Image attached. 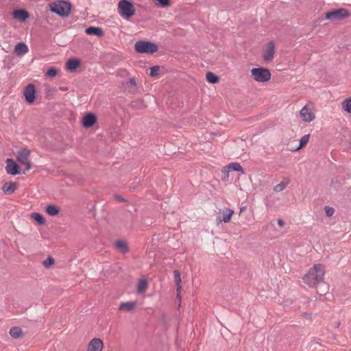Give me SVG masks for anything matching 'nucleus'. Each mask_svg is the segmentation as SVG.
<instances>
[{
    "instance_id": "1",
    "label": "nucleus",
    "mask_w": 351,
    "mask_h": 351,
    "mask_svg": "<svg viewBox=\"0 0 351 351\" xmlns=\"http://www.w3.org/2000/svg\"><path fill=\"white\" fill-rule=\"evenodd\" d=\"M325 275V267L317 263L310 268L307 274L304 276V282L310 287H314L324 280Z\"/></svg>"
},
{
    "instance_id": "2",
    "label": "nucleus",
    "mask_w": 351,
    "mask_h": 351,
    "mask_svg": "<svg viewBox=\"0 0 351 351\" xmlns=\"http://www.w3.org/2000/svg\"><path fill=\"white\" fill-rule=\"evenodd\" d=\"M134 49L139 53L153 54L158 51V46L151 41L138 40L134 45Z\"/></svg>"
},
{
    "instance_id": "3",
    "label": "nucleus",
    "mask_w": 351,
    "mask_h": 351,
    "mask_svg": "<svg viewBox=\"0 0 351 351\" xmlns=\"http://www.w3.org/2000/svg\"><path fill=\"white\" fill-rule=\"evenodd\" d=\"M51 12L60 16L66 17L69 15L71 9V4L65 1H60L58 3L50 4Z\"/></svg>"
},
{
    "instance_id": "4",
    "label": "nucleus",
    "mask_w": 351,
    "mask_h": 351,
    "mask_svg": "<svg viewBox=\"0 0 351 351\" xmlns=\"http://www.w3.org/2000/svg\"><path fill=\"white\" fill-rule=\"evenodd\" d=\"M251 75L258 82H267L271 79L269 70L263 67L252 69L251 70Z\"/></svg>"
},
{
    "instance_id": "5",
    "label": "nucleus",
    "mask_w": 351,
    "mask_h": 351,
    "mask_svg": "<svg viewBox=\"0 0 351 351\" xmlns=\"http://www.w3.org/2000/svg\"><path fill=\"white\" fill-rule=\"evenodd\" d=\"M118 8L121 16L126 19L132 17L135 14L133 4L128 0H121Z\"/></svg>"
},
{
    "instance_id": "6",
    "label": "nucleus",
    "mask_w": 351,
    "mask_h": 351,
    "mask_svg": "<svg viewBox=\"0 0 351 351\" xmlns=\"http://www.w3.org/2000/svg\"><path fill=\"white\" fill-rule=\"evenodd\" d=\"M349 15V12L345 8H339L326 13L325 19L330 21L341 20Z\"/></svg>"
},
{
    "instance_id": "7",
    "label": "nucleus",
    "mask_w": 351,
    "mask_h": 351,
    "mask_svg": "<svg viewBox=\"0 0 351 351\" xmlns=\"http://www.w3.org/2000/svg\"><path fill=\"white\" fill-rule=\"evenodd\" d=\"M24 96L25 101L32 104L34 102L36 98V87L33 84H29L25 88Z\"/></svg>"
},
{
    "instance_id": "8",
    "label": "nucleus",
    "mask_w": 351,
    "mask_h": 351,
    "mask_svg": "<svg viewBox=\"0 0 351 351\" xmlns=\"http://www.w3.org/2000/svg\"><path fill=\"white\" fill-rule=\"evenodd\" d=\"M5 170L8 174L12 176L20 173V167L12 158L7 159Z\"/></svg>"
},
{
    "instance_id": "9",
    "label": "nucleus",
    "mask_w": 351,
    "mask_h": 351,
    "mask_svg": "<svg viewBox=\"0 0 351 351\" xmlns=\"http://www.w3.org/2000/svg\"><path fill=\"white\" fill-rule=\"evenodd\" d=\"M275 53V45L273 41L267 43L266 48L263 51V60L265 62H270L274 59Z\"/></svg>"
},
{
    "instance_id": "10",
    "label": "nucleus",
    "mask_w": 351,
    "mask_h": 351,
    "mask_svg": "<svg viewBox=\"0 0 351 351\" xmlns=\"http://www.w3.org/2000/svg\"><path fill=\"white\" fill-rule=\"evenodd\" d=\"M97 118L95 114L92 112H88L86 114L85 116L83 117L82 123L84 128H90L95 125V123L97 122Z\"/></svg>"
},
{
    "instance_id": "11",
    "label": "nucleus",
    "mask_w": 351,
    "mask_h": 351,
    "mask_svg": "<svg viewBox=\"0 0 351 351\" xmlns=\"http://www.w3.org/2000/svg\"><path fill=\"white\" fill-rule=\"evenodd\" d=\"M13 18L20 22H24L29 18V13L25 9H16L12 12Z\"/></svg>"
},
{
    "instance_id": "12",
    "label": "nucleus",
    "mask_w": 351,
    "mask_h": 351,
    "mask_svg": "<svg viewBox=\"0 0 351 351\" xmlns=\"http://www.w3.org/2000/svg\"><path fill=\"white\" fill-rule=\"evenodd\" d=\"M103 341L99 338H93L88 344L87 351H102Z\"/></svg>"
},
{
    "instance_id": "13",
    "label": "nucleus",
    "mask_w": 351,
    "mask_h": 351,
    "mask_svg": "<svg viewBox=\"0 0 351 351\" xmlns=\"http://www.w3.org/2000/svg\"><path fill=\"white\" fill-rule=\"evenodd\" d=\"M300 117L305 122H311L315 119V114L307 106H304L300 110Z\"/></svg>"
},
{
    "instance_id": "14",
    "label": "nucleus",
    "mask_w": 351,
    "mask_h": 351,
    "mask_svg": "<svg viewBox=\"0 0 351 351\" xmlns=\"http://www.w3.org/2000/svg\"><path fill=\"white\" fill-rule=\"evenodd\" d=\"M85 32L88 35H95L99 38L104 35V30L99 27L90 26L86 28Z\"/></svg>"
},
{
    "instance_id": "15",
    "label": "nucleus",
    "mask_w": 351,
    "mask_h": 351,
    "mask_svg": "<svg viewBox=\"0 0 351 351\" xmlns=\"http://www.w3.org/2000/svg\"><path fill=\"white\" fill-rule=\"evenodd\" d=\"M17 183L13 182H7L3 184L2 191L5 194H12L17 189Z\"/></svg>"
},
{
    "instance_id": "16",
    "label": "nucleus",
    "mask_w": 351,
    "mask_h": 351,
    "mask_svg": "<svg viewBox=\"0 0 351 351\" xmlns=\"http://www.w3.org/2000/svg\"><path fill=\"white\" fill-rule=\"evenodd\" d=\"M28 51V47L24 43H19L14 47V53L18 56H22Z\"/></svg>"
},
{
    "instance_id": "17",
    "label": "nucleus",
    "mask_w": 351,
    "mask_h": 351,
    "mask_svg": "<svg viewBox=\"0 0 351 351\" xmlns=\"http://www.w3.org/2000/svg\"><path fill=\"white\" fill-rule=\"evenodd\" d=\"M80 60L77 58L69 59L66 62V69L69 71H75L80 66Z\"/></svg>"
},
{
    "instance_id": "18",
    "label": "nucleus",
    "mask_w": 351,
    "mask_h": 351,
    "mask_svg": "<svg viewBox=\"0 0 351 351\" xmlns=\"http://www.w3.org/2000/svg\"><path fill=\"white\" fill-rule=\"evenodd\" d=\"M136 302L129 301V302L121 303L119 309L120 311L130 312V311H133L136 308Z\"/></svg>"
},
{
    "instance_id": "19",
    "label": "nucleus",
    "mask_w": 351,
    "mask_h": 351,
    "mask_svg": "<svg viewBox=\"0 0 351 351\" xmlns=\"http://www.w3.org/2000/svg\"><path fill=\"white\" fill-rule=\"evenodd\" d=\"M290 182H291V180H290V178L289 177L283 178V179L281 181V182L278 184H276L274 187V191L275 192H277V193L282 191L288 186V184L290 183Z\"/></svg>"
},
{
    "instance_id": "20",
    "label": "nucleus",
    "mask_w": 351,
    "mask_h": 351,
    "mask_svg": "<svg viewBox=\"0 0 351 351\" xmlns=\"http://www.w3.org/2000/svg\"><path fill=\"white\" fill-rule=\"evenodd\" d=\"M115 246L123 254L129 252V247L125 241L117 240L115 243Z\"/></svg>"
},
{
    "instance_id": "21",
    "label": "nucleus",
    "mask_w": 351,
    "mask_h": 351,
    "mask_svg": "<svg viewBox=\"0 0 351 351\" xmlns=\"http://www.w3.org/2000/svg\"><path fill=\"white\" fill-rule=\"evenodd\" d=\"M173 274H174L175 282H176V285L177 287V289H176L177 292H178L177 297H178L179 299L180 300V289H181V282H182L181 277H180V273L178 270H175L173 271Z\"/></svg>"
},
{
    "instance_id": "22",
    "label": "nucleus",
    "mask_w": 351,
    "mask_h": 351,
    "mask_svg": "<svg viewBox=\"0 0 351 351\" xmlns=\"http://www.w3.org/2000/svg\"><path fill=\"white\" fill-rule=\"evenodd\" d=\"M233 213H234V210H233L227 208L226 210V211L223 212L222 217L221 218L219 217V219H218L219 221L221 222V221H223L225 223L230 222Z\"/></svg>"
},
{
    "instance_id": "23",
    "label": "nucleus",
    "mask_w": 351,
    "mask_h": 351,
    "mask_svg": "<svg viewBox=\"0 0 351 351\" xmlns=\"http://www.w3.org/2000/svg\"><path fill=\"white\" fill-rule=\"evenodd\" d=\"M45 211L50 216H56L60 213V208L53 204H48L46 206Z\"/></svg>"
},
{
    "instance_id": "24",
    "label": "nucleus",
    "mask_w": 351,
    "mask_h": 351,
    "mask_svg": "<svg viewBox=\"0 0 351 351\" xmlns=\"http://www.w3.org/2000/svg\"><path fill=\"white\" fill-rule=\"evenodd\" d=\"M9 333L14 339L19 338L23 335L22 329L18 326L11 328Z\"/></svg>"
},
{
    "instance_id": "25",
    "label": "nucleus",
    "mask_w": 351,
    "mask_h": 351,
    "mask_svg": "<svg viewBox=\"0 0 351 351\" xmlns=\"http://www.w3.org/2000/svg\"><path fill=\"white\" fill-rule=\"evenodd\" d=\"M29 154V151L26 149L19 151L18 160L21 162V164L28 160Z\"/></svg>"
},
{
    "instance_id": "26",
    "label": "nucleus",
    "mask_w": 351,
    "mask_h": 351,
    "mask_svg": "<svg viewBox=\"0 0 351 351\" xmlns=\"http://www.w3.org/2000/svg\"><path fill=\"white\" fill-rule=\"evenodd\" d=\"M227 168L230 170V171H239L242 173H244L243 169L241 165L237 162H232L227 165Z\"/></svg>"
},
{
    "instance_id": "27",
    "label": "nucleus",
    "mask_w": 351,
    "mask_h": 351,
    "mask_svg": "<svg viewBox=\"0 0 351 351\" xmlns=\"http://www.w3.org/2000/svg\"><path fill=\"white\" fill-rule=\"evenodd\" d=\"M206 80L211 84H216L219 80V76L210 71L206 73Z\"/></svg>"
},
{
    "instance_id": "28",
    "label": "nucleus",
    "mask_w": 351,
    "mask_h": 351,
    "mask_svg": "<svg viewBox=\"0 0 351 351\" xmlns=\"http://www.w3.org/2000/svg\"><path fill=\"white\" fill-rule=\"evenodd\" d=\"M309 137H310L309 134L304 135L300 140L299 145L294 150L298 151V150L304 147L307 145V143L309 141Z\"/></svg>"
},
{
    "instance_id": "29",
    "label": "nucleus",
    "mask_w": 351,
    "mask_h": 351,
    "mask_svg": "<svg viewBox=\"0 0 351 351\" xmlns=\"http://www.w3.org/2000/svg\"><path fill=\"white\" fill-rule=\"evenodd\" d=\"M32 218L40 225H43L46 222L43 215L38 213H34Z\"/></svg>"
},
{
    "instance_id": "30",
    "label": "nucleus",
    "mask_w": 351,
    "mask_h": 351,
    "mask_svg": "<svg viewBox=\"0 0 351 351\" xmlns=\"http://www.w3.org/2000/svg\"><path fill=\"white\" fill-rule=\"evenodd\" d=\"M342 108L347 112L351 114V97H348L342 102Z\"/></svg>"
},
{
    "instance_id": "31",
    "label": "nucleus",
    "mask_w": 351,
    "mask_h": 351,
    "mask_svg": "<svg viewBox=\"0 0 351 351\" xmlns=\"http://www.w3.org/2000/svg\"><path fill=\"white\" fill-rule=\"evenodd\" d=\"M147 287V281L146 280H141L138 282V285H137L138 292L143 293V291H145V290L146 289Z\"/></svg>"
},
{
    "instance_id": "32",
    "label": "nucleus",
    "mask_w": 351,
    "mask_h": 351,
    "mask_svg": "<svg viewBox=\"0 0 351 351\" xmlns=\"http://www.w3.org/2000/svg\"><path fill=\"white\" fill-rule=\"evenodd\" d=\"M58 70L56 68L51 67L47 70L46 75L48 77H54L58 75Z\"/></svg>"
},
{
    "instance_id": "33",
    "label": "nucleus",
    "mask_w": 351,
    "mask_h": 351,
    "mask_svg": "<svg viewBox=\"0 0 351 351\" xmlns=\"http://www.w3.org/2000/svg\"><path fill=\"white\" fill-rule=\"evenodd\" d=\"M160 71V66H153L150 68V73L149 75L151 77H156L158 75Z\"/></svg>"
},
{
    "instance_id": "34",
    "label": "nucleus",
    "mask_w": 351,
    "mask_h": 351,
    "mask_svg": "<svg viewBox=\"0 0 351 351\" xmlns=\"http://www.w3.org/2000/svg\"><path fill=\"white\" fill-rule=\"evenodd\" d=\"M155 1L161 8H166L170 5V0H155Z\"/></svg>"
},
{
    "instance_id": "35",
    "label": "nucleus",
    "mask_w": 351,
    "mask_h": 351,
    "mask_svg": "<svg viewBox=\"0 0 351 351\" xmlns=\"http://www.w3.org/2000/svg\"><path fill=\"white\" fill-rule=\"evenodd\" d=\"M221 172L224 174V176L222 178L223 181H226L228 180L229 178V173L231 172L229 169L227 168V165L224 166L222 169Z\"/></svg>"
},
{
    "instance_id": "36",
    "label": "nucleus",
    "mask_w": 351,
    "mask_h": 351,
    "mask_svg": "<svg viewBox=\"0 0 351 351\" xmlns=\"http://www.w3.org/2000/svg\"><path fill=\"white\" fill-rule=\"evenodd\" d=\"M53 264H54V259L51 256H49L47 259H45L43 261V265L46 267H49L50 266L53 265Z\"/></svg>"
},
{
    "instance_id": "37",
    "label": "nucleus",
    "mask_w": 351,
    "mask_h": 351,
    "mask_svg": "<svg viewBox=\"0 0 351 351\" xmlns=\"http://www.w3.org/2000/svg\"><path fill=\"white\" fill-rule=\"evenodd\" d=\"M324 210H325V213H326V215L327 217H331L333 215L334 213H335V210L332 207H330L328 206H326L324 207Z\"/></svg>"
},
{
    "instance_id": "38",
    "label": "nucleus",
    "mask_w": 351,
    "mask_h": 351,
    "mask_svg": "<svg viewBox=\"0 0 351 351\" xmlns=\"http://www.w3.org/2000/svg\"><path fill=\"white\" fill-rule=\"evenodd\" d=\"M21 165L25 166V169L24 170L23 173H25L26 171H29L32 167L31 162L29 160L23 162Z\"/></svg>"
},
{
    "instance_id": "39",
    "label": "nucleus",
    "mask_w": 351,
    "mask_h": 351,
    "mask_svg": "<svg viewBox=\"0 0 351 351\" xmlns=\"http://www.w3.org/2000/svg\"><path fill=\"white\" fill-rule=\"evenodd\" d=\"M127 83L132 86H136L137 84L134 77L130 78Z\"/></svg>"
},
{
    "instance_id": "40",
    "label": "nucleus",
    "mask_w": 351,
    "mask_h": 351,
    "mask_svg": "<svg viewBox=\"0 0 351 351\" xmlns=\"http://www.w3.org/2000/svg\"><path fill=\"white\" fill-rule=\"evenodd\" d=\"M114 198L116 200L120 202H125V199L121 195H116L114 196Z\"/></svg>"
},
{
    "instance_id": "41",
    "label": "nucleus",
    "mask_w": 351,
    "mask_h": 351,
    "mask_svg": "<svg viewBox=\"0 0 351 351\" xmlns=\"http://www.w3.org/2000/svg\"><path fill=\"white\" fill-rule=\"evenodd\" d=\"M277 223L280 227H283L285 225V221L282 219H278Z\"/></svg>"
},
{
    "instance_id": "42",
    "label": "nucleus",
    "mask_w": 351,
    "mask_h": 351,
    "mask_svg": "<svg viewBox=\"0 0 351 351\" xmlns=\"http://www.w3.org/2000/svg\"><path fill=\"white\" fill-rule=\"evenodd\" d=\"M245 207L241 208L240 209V212H242L243 210H244V209H245Z\"/></svg>"
}]
</instances>
